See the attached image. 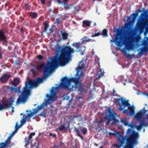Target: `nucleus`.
Instances as JSON below:
<instances>
[{
    "mask_svg": "<svg viewBox=\"0 0 148 148\" xmlns=\"http://www.w3.org/2000/svg\"><path fill=\"white\" fill-rule=\"evenodd\" d=\"M72 46L75 47L77 49H79V51H80L81 48L82 47H81L80 43H74L72 44Z\"/></svg>",
    "mask_w": 148,
    "mask_h": 148,
    "instance_id": "nucleus-23",
    "label": "nucleus"
},
{
    "mask_svg": "<svg viewBox=\"0 0 148 148\" xmlns=\"http://www.w3.org/2000/svg\"><path fill=\"white\" fill-rule=\"evenodd\" d=\"M11 91L19 92L20 91V89L17 87H14L11 88Z\"/></svg>",
    "mask_w": 148,
    "mask_h": 148,
    "instance_id": "nucleus-36",
    "label": "nucleus"
},
{
    "mask_svg": "<svg viewBox=\"0 0 148 148\" xmlns=\"http://www.w3.org/2000/svg\"><path fill=\"white\" fill-rule=\"evenodd\" d=\"M77 116H73V117L72 119H74L75 118H75H77Z\"/></svg>",
    "mask_w": 148,
    "mask_h": 148,
    "instance_id": "nucleus-61",
    "label": "nucleus"
},
{
    "mask_svg": "<svg viewBox=\"0 0 148 148\" xmlns=\"http://www.w3.org/2000/svg\"><path fill=\"white\" fill-rule=\"evenodd\" d=\"M108 110L110 113L108 115H106L104 118L107 121V122L106 123V125H109L110 122L112 120L113 121L112 124L115 125L116 123L119 122V121L115 118V116L114 114V113L112 112L111 111L110 108H108Z\"/></svg>",
    "mask_w": 148,
    "mask_h": 148,
    "instance_id": "nucleus-11",
    "label": "nucleus"
},
{
    "mask_svg": "<svg viewBox=\"0 0 148 148\" xmlns=\"http://www.w3.org/2000/svg\"><path fill=\"white\" fill-rule=\"evenodd\" d=\"M110 95L112 96H117L120 97V96L118 95L115 90L113 89L112 91H110Z\"/></svg>",
    "mask_w": 148,
    "mask_h": 148,
    "instance_id": "nucleus-25",
    "label": "nucleus"
},
{
    "mask_svg": "<svg viewBox=\"0 0 148 148\" xmlns=\"http://www.w3.org/2000/svg\"><path fill=\"white\" fill-rule=\"evenodd\" d=\"M12 137V136L10 135V136L9 137H8V138L7 139H8L10 141V139H11V138Z\"/></svg>",
    "mask_w": 148,
    "mask_h": 148,
    "instance_id": "nucleus-58",
    "label": "nucleus"
},
{
    "mask_svg": "<svg viewBox=\"0 0 148 148\" xmlns=\"http://www.w3.org/2000/svg\"><path fill=\"white\" fill-rule=\"evenodd\" d=\"M138 16L137 13H133L131 14V16H132V21H134L136 19V17Z\"/></svg>",
    "mask_w": 148,
    "mask_h": 148,
    "instance_id": "nucleus-35",
    "label": "nucleus"
},
{
    "mask_svg": "<svg viewBox=\"0 0 148 148\" xmlns=\"http://www.w3.org/2000/svg\"><path fill=\"white\" fill-rule=\"evenodd\" d=\"M122 111H123V113H124V114H127V115H129L130 113H129V112L128 111V109H126L125 110H124L123 109V110H122Z\"/></svg>",
    "mask_w": 148,
    "mask_h": 148,
    "instance_id": "nucleus-41",
    "label": "nucleus"
},
{
    "mask_svg": "<svg viewBox=\"0 0 148 148\" xmlns=\"http://www.w3.org/2000/svg\"><path fill=\"white\" fill-rule=\"evenodd\" d=\"M0 42L3 45L8 46V42L7 37L5 34V32L2 29L0 30Z\"/></svg>",
    "mask_w": 148,
    "mask_h": 148,
    "instance_id": "nucleus-13",
    "label": "nucleus"
},
{
    "mask_svg": "<svg viewBox=\"0 0 148 148\" xmlns=\"http://www.w3.org/2000/svg\"><path fill=\"white\" fill-rule=\"evenodd\" d=\"M107 32L108 31L107 29H104L102 31V35L103 36V37H104V36H107Z\"/></svg>",
    "mask_w": 148,
    "mask_h": 148,
    "instance_id": "nucleus-37",
    "label": "nucleus"
},
{
    "mask_svg": "<svg viewBox=\"0 0 148 148\" xmlns=\"http://www.w3.org/2000/svg\"><path fill=\"white\" fill-rule=\"evenodd\" d=\"M126 37H125L121 33H117L116 34L115 39H111L110 41L112 42H115L116 46L120 47L121 46L124 39Z\"/></svg>",
    "mask_w": 148,
    "mask_h": 148,
    "instance_id": "nucleus-9",
    "label": "nucleus"
},
{
    "mask_svg": "<svg viewBox=\"0 0 148 148\" xmlns=\"http://www.w3.org/2000/svg\"><path fill=\"white\" fill-rule=\"evenodd\" d=\"M74 8L73 12L75 13H77L80 9V7L79 5H77L76 6L74 7Z\"/></svg>",
    "mask_w": 148,
    "mask_h": 148,
    "instance_id": "nucleus-30",
    "label": "nucleus"
},
{
    "mask_svg": "<svg viewBox=\"0 0 148 148\" xmlns=\"http://www.w3.org/2000/svg\"><path fill=\"white\" fill-rule=\"evenodd\" d=\"M141 45H143V46L139 49L140 51L138 52L137 54L138 55L142 56L144 53H146L148 51V37L145 36L142 44L137 46Z\"/></svg>",
    "mask_w": 148,
    "mask_h": 148,
    "instance_id": "nucleus-8",
    "label": "nucleus"
},
{
    "mask_svg": "<svg viewBox=\"0 0 148 148\" xmlns=\"http://www.w3.org/2000/svg\"><path fill=\"white\" fill-rule=\"evenodd\" d=\"M60 18H57L56 19V23L59 24L60 23Z\"/></svg>",
    "mask_w": 148,
    "mask_h": 148,
    "instance_id": "nucleus-45",
    "label": "nucleus"
},
{
    "mask_svg": "<svg viewBox=\"0 0 148 148\" xmlns=\"http://www.w3.org/2000/svg\"><path fill=\"white\" fill-rule=\"evenodd\" d=\"M100 35H101V34L99 32H97V33H95V34H92L91 35V36L92 37H94L95 36H99Z\"/></svg>",
    "mask_w": 148,
    "mask_h": 148,
    "instance_id": "nucleus-43",
    "label": "nucleus"
},
{
    "mask_svg": "<svg viewBox=\"0 0 148 148\" xmlns=\"http://www.w3.org/2000/svg\"><path fill=\"white\" fill-rule=\"evenodd\" d=\"M82 64H79L77 69L76 75L77 77H74L71 78H68L65 77L62 79V82L59 84L60 86L63 88H69V87L71 82L74 83L75 87L78 89V91L81 92L86 91V87L82 85L81 80L84 77V73L82 70L84 68V65L80 62Z\"/></svg>",
    "mask_w": 148,
    "mask_h": 148,
    "instance_id": "nucleus-2",
    "label": "nucleus"
},
{
    "mask_svg": "<svg viewBox=\"0 0 148 148\" xmlns=\"http://www.w3.org/2000/svg\"><path fill=\"white\" fill-rule=\"evenodd\" d=\"M57 87H52V89L50 91V95L47 94V97L48 99H45V102H43L40 106H37V108L33 109V111H34L36 113H37L40 110L43 108L47 104H49L50 102V101L52 102L54 101L55 99H56L57 96Z\"/></svg>",
    "mask_w": 148,
    "mask_h": 148,
    "instance_id": "nucleus-5",
    "label": "nucleus"
},
{
    "mask_svg": "<svg viewBox=\"0 0 148 148\" xmlns=\"http://www.w3.org/2000/svg\"><path fill=\"white\" fill-rule=\"evenodd\" d=\"M74 130L77 133V136H79L82 140H83V136L81 135L80 132L81 131L83 134H86L87 132V128L83 127H79L78 128L75 127Z\"/></svg>",
    "mask_w": 148,
    "mask_h": 148,
    "instance_id": "nucleus-12",
    "label": "nucleus"
},
{
    "mask_svg": "<svg viewBox=\"0 0 148 148\" xmlns=\"http://www.w3.org/2000/svg\"><path fill=\"white\" fill-rule=\"evenodd\" d=\"M49 136H52L54 138H55L56 137V135L55 134H53L51 133H50L49 134Z\"/></svg>",
    "mask_w": 148,
    "mask_h": 148,
    "instance_id": "nucleus-49",
    "label": "nucleus"
},
{
    "mask_svg": "<svg viewBox=\"0 0 148 148\" xmlns=\"http://www.w3.org/2000/svg\"><path fill=\"white\" fill-rule=\"evenodd\" d=\"M131 22L132 21H130L127 23L125 24V27L126 29V30H125V32H128L130 30V25Z\"/></svg>",
    "mask_w": 148,
    "mask_h": 148,
    "instance_id": "nucleus-22",
    "label": "nucleus"
},
{
    "mask_svg": "<svg viewBox=\"0 0 148 148\" xmlns=\"http://www.w3.org/2000/svg\"><path fill=\"white\" fill-rule=\"evenodd\" d=\"M49 32H48V33H51L52 32V29L51 28H50L49 29Z\"/></svg>",
    "mask_w": 148,
    "mask_h": 148,
    "instance_id": "nucleus-60",
    "label": "nucleus"
},
{
    "mask_svg": "<svg viewBox=\"0 0 148 148\" xmlns=\"http://www.w3.org/2000/svg\"><path fill=\"white\" fill-rule=\"evenodd\" d=\"M129 39L132 42H137L139 41V39L138 38H133L130 37L129 38Z\"/></svg>",
    "mask_w": 148,
    "mask_h": 148,
    "instance_id": "nucleus-32",
    "label": "nucleus"
},
{
    "mask_svg": "<svg viewBox=\"0 0 148 148\" xmlns=\"http://www.w3.org/2000/svg\"><path fill=\"white\" fill-rule=\"evenodd\" d=\"M15 130V131H13L12 134H11L10 135L12 136L14 135L15 134L16 132Z\"/></svg>",
    "mask_w": 148,
    "mask_h": 148,
    "instance_id": "nucleus-53",
    "label": "nucleus"
},
{
    "mask_svg": "<svg viewBox=\"0 0 148 148\" xmlns=\"http://www.w3.org/2000/svg\"><path fill=\"white\" fill-rule=\"evenodd\" d=\"M125 49L127 50H134L135 47L134 44L130 42H128L125 45Z\"/></svg>",
    "mask_w": 148,
    "mask_h": 148,
    "instance_id": "nucleus-15",
    "label": "nucleus"
},
{
    "mask_svg": "<svg viewBox=\"0 0 148 148\" xmlns=\"http://www.w3.org/2000/svg\"><path fill=\"white\" fill-rule=\"evenodd\" d=\"M115 100L118 103L119 107L118 108V110L121 111L124 109L126 107H128V109L130 111L129 115L132 116L135 113L134 106H132L129 103V100L124 99L123 97H121L119 99H115Z\"/></svg>",
    "mask_w": 148,
    "mask_h": 148,
    "instance_id": "nucleus-6",
    "label": "nucleus"
},
{
    "mask_svg": "<svg viewBox=\"0 0 148 148\" xmlns=\"http://www.w3.org/2000/svg\"><path fill=\"white\" fill-rule=\"evenodd\" d=\"M20 127V126L18 125L16 123V126H15V131H17L18 130V129Z\"/></svg>",
    "mask_w": 148,
    "mask_h": 148,
    "instance_id": "nucleus-46",
    "label": "nucleus"
},
{
    "mask_svg": "<svg viewBox=\"0 0 148 148\" xmlns=\"http://www.w3.org/2000/svg\"><path fill=\"white\" fill-rule=\"evenodd\" d=\"M25 120L23 119L21 120V123L22 124H23L25 123Z\"/></svg>",
    "mask_w": 148,
    "mask_h": 148,
    "instance_id": "nucleus-52",
    "label": "nucleus"
},
{
    "mask_svg": "<svg viewBox=\"0 0 148 148\" xmlns=\"http://www.w3.org/2000/svg\"><path fill=\"white\" fill-rule=\"evenodd\" d=\"M20 83V81L18 79H14V81L13 82L14 85L16 86L18 85Z\"/></svg>",
    "mask_w": 148,
    "mask_h": 148,
    "instance_id": "nucleus-38",
    "label": "nucleus"
},
{
    "mask_svg": "<svg viewBox=\"0 0 148 148\" xmlns=\"http://www.w3.org/2000/svg\"><path fill=\"white\" fill-rule=\"evenodd\" d=\"M37 16V14L36 12H31L29 15L32 18H36Z\"/></svg>",
    "mask_w": 148,
    "mask_h": 148,
    "instance_id": "nucleus-28",
    "label": "nucleus"
},
{
    "mask_svg": "<svg viewBox=\"0 0 148 148\" xmlns=\"http://www.w3.org/2000/svg\"><path fill=\"white\" fill-rule=\"evenodd\" d=\"M10 99L11 100L10 101H9L7 99L5 100L3 99L2 100V105L0 104V110L11 108L14 102V100L12 97H10Z\"/></svg>",
    "mask_w": 148,
    "mask_h": 148,
    "instance_id": "nucleus-10",
    "label": "nucleus"
},
{
    "mask_svg": "<svg viewBox=\"0 0 148 148\" xmlns=\"http://www.w3.org/2000/svg\"><path fill=\"white\" fill-rule=\"evenodd\" d=\"M74 52L73 49L70 47L65 46L62 49L59 56H55L53 58L51 57L44 67L43 77H47L50 70L55 68L59 64L63 65L68 63L71 60V54Z\"/></svg>",
    "mask_w": 148,
    "mask_h": 148,
    "instance_id": "nucleus-1",
    "label": "nucleus"
},
{
    "mask_svg": "<svg viewBox=\"0 0 148 148\" xmlns=\"http://www.w3.org/2000/svg\"><path fill=\"white\" fill-rule=\"evenodd\" d=\"M121 122L123 123L125 126H128V123L127 122V120L126 118L121 119L120 120Z\"/></svg>",
    "mask_w": 148,
    "mask_h": 148,
    "instance_id": "nucleus-27",
    "label": "nucleus"
},
{
    "mask_svg": "<svg viewBox=\"0 0 148 148\" xmlns=\"http://www.w3.org/2000/svg\"><path fill=\"white\" fill-rule=\"evenodd\" d=\"M68 123V126L66 127L64 125H61L58 127V129L60 131H62L63 130L66 131L69 128L70 124V121L67 122Z\"/></svg>",
    "mask_w": 148,
    "mask_h": 148,
    "instance_id": "nucleus-20",
    "label": "nucleus"
},
{
    "mask_svg": "<svg viewBox=\"0 0 148 148\" xmlns=\"http://www.w3.org/2000/svg\"><path fill=\"white\" fill-rule=\"evenodd\" d=\"M145 115H146V117H144L143 118V119H148V112L147 113H146V114H145Z\"/></svg>",
    "mask_w": 148,
    "mask_h": 148,
    "instance_id": "nucleus-48",
    "label": "nucleus"
},
{
    "mask_svg": "<svg viewBox=\"0 0 148 148\" xmlns=\"http://www.w3.org/2000/svg\"><path fill=\"white\" fill-rule=\"evenodd\" d=\"M68 34L66 33V32H64L62 34V39L64 40L67 39H68Z\"/></svg>",
    "mask_w": 148,
    "mask_h": 148,
    "instance_id": "nucleus-26",
    "label": "nucleus"
},
{
    "mask_svg": "<svg viewBox=\"0 0 148 148\" xmlns=\"http://www.w3.org/2000/svg\"><path fill=\"white\" fill-rule=\"evenodd\" d=\"M127 131L129 135L122 136L119 135L118 138L119 144H113V146L116 147V148H120L125 144L126 141L125 145L123 147V148H134L135 145L138 143V140L139 137L138 133L130 128H129Z\"/></svg>",
    "mask_w": 148,
    "mask_h": 148,
    "instance_id": "nucleus-3",
    "label": "nucleus"
},
{
    "mask_svg": "<svg viewBox=\"0 0 148 148\" xmlns=\"http://www.w3.org/2000/svg\"><path fill=\"white\" fill-rule=\"evenodd\" d=\"M27 81H25V86L23 88V90L17 99L16 102L17 104L25 102L28 96L30 95L29 88H36L42 82L43 79L38 77L33 80L27 78Z\"/></svg>",
    "mask_w": 148,
    "mask_h": 148,
    "instance_id": "nucleus-4",
    "label": "nucleus"
},
{
    "mask_svg": "<svg viewBox=\"0 0 148 148\" xmlns=\"http://www.w3.org/2000/svg\"><path fill=\"white\" fill-rule=\"evenodd\" d=\"M148 111V110L145 109V107H144L143 110H140L134 116L135 118L138 120H139L142 118L143 114H146Z\"/></svg>",
    "mask_w": 148,
    "mask_h": 148,
    "instance_id": "nucleus-14",
    "label": "nucleus"
},
{
    "mask_svg": "<svg viewBox=\"0 0 148 148\" xmlns=\"http://www.w3.org/2000/svg\"><path fill=\"white\" fill-rule=\"evenodd\" d=\"M39 1H40L43 4H45V0H39Z\"/></svg>",
    "mask_w": 148,
    "mask_h": 148,
    "instance_id": "nucleus-50",
    "label": "nucleus"
},
{
    "mask_svg": "<svg viewBox=\"0 0 148 148\" xmlns=\"http://www.w3.org/2000/svg\"><path fill=\"white\" fill-rule=\"evenodd\" d=\"M30 8V5L29 4L27 3L25 4L23 7V9L26 10H29Z\"/></svg>",
    "mask_w": 148,
    "mask_h": 148,
    "instance_id": "nucleus-31",
    "label": "nucleus"
},
{
    "mask_svg": "<svg viewBox=\"0 0 148 148\" xmlns=\"http://www.w3.org/2000/svg\"><path fill=\"white\" fill-rule=\"evenodd\" d=\"M62 141H61L60 142V144L59 145H54L53 148H56V147H57V148H58V147H60L62 145Z\"/></svg>",
    "mask_w": 148,
    "mask_h": 148,
    "instance_id": "nucleus-44",
    "label": "nucleus"
},
{
    "mask_svg": "<svg viewBox=\"0 0 148 148\" xmlns=\"http://www.w3.org/2000/svg\"><path fill=\"white\" fill-rule=\"evenodd\" d=\"M29 111L30 112V113L27 114V117L28 118H29L32 116L36 114L34 111H33V112H32L31 110H30Z\"/></svg>",
    "mask_w": 148,
    "mask_h": 148,
    "instance_id": "nucleus-29",
    "label": "nucleus"
},
{
    "mask_svg": "<svg viewBox=\"0 0 148 148\" xmlns=\"http://www.w3.org/2000/svg\"><path fill=\"white\" fill-rule=\"evenodd\" d=\"M126 55L127 56V58H130L131 57V55L130 54H129V53H127L126 54Z\"/></svg>",
    "mask_w": 148,
    "mask_h": 148,
    "instance_id": "nucleus-54",
    "label": "nucleus"
},
{
    "mask_svg": "<svg viewBox=\"0 0 148 148\" xmlns=\"http://www.w3.org/2000/svg\"><path fill=\"white\" fill-rule=\"evenodd\" d=\"M23 24L24 25L26 26H27L28 25V24L25 22H24L23 23Z\"/></svg>",
    "mask_w": 148,
    "mask_h": 148,
    "instance_id": "nucleus-55",
    "label": "nucleus"
},
{
    "mask_svg": "<svg viewBox=\"0 0 148 148\" xmlns=\"http://www.w3.org/2000/svg\"><path fill=\"white\" fill-rule=\"evenodd\" d=\"M60 46H58V49H60Z\"/></svg>",
    "mask_w": 148,
    "mask_h": 148,
    "instance_id": "nucleus-64",
    "label": "nucleus"
},
{
    "mask_svg": "<svg viewBox=\"0 0 148 148\" xmlns=\"http://www.w3.org/2000/svg\"><path fill=\"white\" fill-rule=\"evenodd\" d=\"M137 27L138 29H142L148 25V11H144L138 19Z\"/></svg>",
    "mask_w": 148,
    "mask_h": 148,
    "instance_id": "nucleus-7",
    "label": "nucleus"
},
{
    "mask_svg": "<svg viewBox=\"0 0 148 148\" xmlns=\"http://www.w3.org/2000/svg\"><path fill=\"white\" fill-rule=\"evenodd\" d=\"M103 122V121L102 119H101L99 121H98V123H102Z\"/></svg>",
    "mask_w": 148,
    "mask_h": 148,
    "instance_id": "nucleus-57",
    "label": "nucleus"
},
{
    "mask_svg": "<svg viewBox=\"0 0 148 148\" xmlns=\"http://www.w3.org/2000/svg\"><path fill=\"white\" fill-rule=\"evenodd\" d=\"M130 18V17H128L127 19V21H128V20H129Z\"/></svg>",
    "mask_w": 148,
    "mask_h": 148,
    "instance_id": "nucleus-63",
    "label": "nucleus"
},
{
    "mask_svg": "<svg viewBox=\"0 0 148 148\" xmlns=\"http://www.w3.org/2000/svg\"><path fill=\"white\" fill-rule=\"evenodd\" d=\"M63 1H61V0H57V2L59 4H61L63 5L64 7L65 8L69 2V0H63Z\"/></svg>",
    "mask_w": 148,
    "mask_h": 148,
    "instance_id": "nucleus-21",
    "label": "nucleus"
},
{
    "mask_svg": "<svg viewBox=\"0 0 148 148\" xmlns=\"http://www.w3.org/2000/svg\"><path fill=\"white\" fill-rule=\"evenodd\" d=\"M99 71L100 72H101V73L99 75L98 77L96 78V80H99L101 77L104 75V72H102V69H99Z\"/></svg>",
    "mask_w": 148,
    "mask_h": 148,
    "instance_id": "nucleus-34",
    "label": "nucleus"
},
{
    "mask_svg": "<svg viewBox=\"0 0 148 148\" xmlns=\"http://www.w3.org/2000/svg\"><path fill=\"white\" fill-rule=\"evenodd\" d=\"M140 12H141V11L140 10H138L137 11H136V12L135 13H137V15H138V13Z\"/></svg>",
    "mask_w": 148,
    "mask_h": 148,
    "instance_id": "nucleus-56",
    "label": "nucleus"
},
{
    "mask_svg": "<svg viewBox=\"0 0 148 148\" xmlns=\"http://www.w3.org/2000/svg\"><path fill=\"white\" fill-rule=\"evenodd\" d=\"M66 6H67V8L68 9H70L72 8L73 5L71 4H67Z\"/></svg>",
    "mask_w": 148,
    "mask_h": 148,
    "instance_id": "nucleus-47",
    "label": "nucleus"
},
{
    "mask_svg": "<svg viewBox=\"0 0 148 148\" xmlns=\"http://www.w3.org/2000/svg\"><path fill=\"white\" fill-rule=\"evenodd\" d=\"M83 42L84 43H86L87 42H93L95 41L94 40L91 39L90 38H88L87 39H84L83 40Z\"/></svg>",
    "mask_w": 148,
    "mask_h": 148,
    "instance_id": "nucleus-39",
    "label": "nucleus"
},
{
    "mask_svg": "<svg viewBox=\"0 0 148 148\" xmlns=\"http://www.w3.org/2000/svg\"><path fill=\"white\" fill-rule=\"evenodd\" d=\"M44 24L45 25L44 27V31L45 32H46L47 30V28L48 27V25L47 24L45 23H44Z\"/></svg>",
    "mask_w": 148,
    "mask_h": 148,
    "instance_id": "nucleus-40",
    "label": "nucleus"
},
{
    "mask_svg": "<svg viewBox=\"0 0 148 148\" xmlns=\"http://www.w3.org/2000/svg\"><path fill=\"white\" fill-rule=\"evenodd\" d=\"M145 94L147 96L148 99V93H145Z\"/></svg>",
    "mask_w": 148,
    "mask_h": 148,
    "instance_id": "nucleus-62",
    "label": "nucleus"
},
{
    "mask_svg": "<svg viewBox=\"0 0 148 148\" xmlns=\"http://www.w3.org/2000/svg\"><path fill=\"white\" fill-rule=\"evenodd\" d=\"M44 66V64L41 63L39 65H38L36 66V69L37 70H39L42 68Z\"/></svg>",
    "mask_w": 148,
    "mask_h": 148,
    "instance_id": "nucleus-33",
    "label": "nucleus"
},
{
    "mask_svg": "<svg viewBox=\"0 0 148 148\" xmlns=\"http://www.w3.org/2000/svg\"><path fill=\"white\" fill-rule=\"evenodd\" d=\"M21 31L23 33L24 32V29H23L22 27L21 28Z\"/></svg>",
    "mask_w": 148,
    "mask_h": 148,
    "instance_id": "nucleus-59",
    "label": "nucleus"
},
{
    "mask_svg": "<svg viewBox=\"0 0 148 148\" xmlns=\"http://www.w3.org/2000/svg\"><path fill=\"white\" fill-rule=\"evenodd\" d=\"M148 125V123L146 124L144 120L140 121L138 125H136L135 127L138 130H140L142 128L143 126L145 127Z\"/></svg>",
    "mask_w": 148,
    "mask_h": 148,
    "instance_id": "nucleus-18",
    "label": "nucleus"
},
{
    "mask_svg": "<svg viewBox=\"0 0 148 148\" xmlns=\"http://www.w3.org/2000/svg\"><path fill=\"white\" fill-rule=\"evenodd\" d=\"M10 141L7 139L5 142H2L0 143V148H6L8 145H10Z\"/></svg>",
    "mask_w": 148,
    "mask_h": 148,
    "instance_id": "nucleus-19",
    "label": "nucleus"
},
{
    "mask_svg": "<svg viewBox=\"0 0 148 148\" xmlns=\"http://www.w3.org/2000/svg\"><path fill=\"white\" fill-rule=\"evenodd\" d=\"M91 23V21H89L87 20H85L83 21L82 23L84 26L85 25L86 26L89 27L90 26Z\"/></svg>",
    "mask_w": 148,
    "mask_h": 148,
    "instance_id": "nucleus-24",
    "label": "nucleus"
},
{
    "mask_svg": "<svg viewBox=\"0 0 148 148\" xmlns=\"http://www.w3.org/2000/svg\"><path fill=\"white\" fill-rule=\"evenodd\" d=\"M11 76V75H10L5 74L1 76L0 79L2 82L5 83L8 81Z\"/></svg>",
    "mask_w": 148,
    "mask_h": 148,
    "instance_id": "nucleus-17",
    "label": "nucleus"
},
{
    "mask_svg": "<svg viewBox=\"0 0 148 148\" xmlns=\"http://www.w3.org/2000/svg\"><path fill=\"white\" fill-rule=\"evenodd\" d=\"M2 57V55L1 53V49L0 48V59H1Z\"/></svg>",
    "mask_w": 148,
    "mask_h": 148,
    "instance_id": "nucleus-51",
    "label": "nucleus"
},
{
    "mask_svg": "<svg viewBox=\"0 0 148 148\" xmlns=\"http://www.w3.org/2000/svg\"><path fill=\"white\" fill-rule=\"evenodd\" d=\"M37 57L40 61L43 60V56L42 55H39L37 56Z\"/></svg>",
    "mask_w": 148,
    "mask_h": 148,
    "instance_id": "nucleus-42",
    "label": "nucleus"
},
{
    "mask_svg": "<svg viewBox=\"0 0 148 148\" xmlns=\"http://www.w3.org/2000/svg\"><path fill=\"white\" fill-rule=\"evenodd\" d=\"M35 133L34 132L31 133L30 134L28 138H25V147H27L28 145L31 141V140L32 138V136H34Z\"/></svg>",
    "mask_w": 148,
    "mask_h": 148,
    "instance_id": "nucleus-16",
    "label": "nucleus"
}]
</instances>
